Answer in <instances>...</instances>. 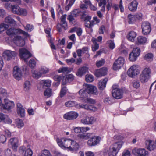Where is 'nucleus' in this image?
<instances>
[{
  "label": "nucleus",
  "instance_id": "1",
  "mask_svg": "<svg viewBox=\"0 0 156 156\" xmlns=\"http://www.w3.org/2000/svg\"><path fill=\"white\" fill-rule=\"evenodd\" d=\"M6 34L11 37H14V42L17 46L20 47H22L24 45V41L21 37L17 35L20 34H22L27 36L28 35V33L22 30L14 28L9 29L6 31Z\"/></svg>",
  "mask_w": 156,
  "mask_h": 156
},
{
  "label": "nucleus",
  "instance_id": "2",
  "mask_svg": "<svg viewBox=\"0 0 156 156\" xmlns=\"http://www.w3.org/2000/svg\"><path fill=\"white\" fill-rule=\"evenodd\" d=\"M151 70L149 68H144L139 76V80L141 83H144L147 82L151 78Z\"/></svg>",
  "mask_w": 156,
  "mask_h": 156
},
{
  "label": "nucleus",
  "instance_id": "3",
  "mask_svg": "<svg viewBox=\"0 0 156 156\" xmlns=\"http://www.w3.org/2000/svg\"><path fill=\"white\" fill-rule=\"evenodd\" d=\"M56 141L58 145L62 148L68 149L69 146L70 145L71 139L65 138H57Z\"/></svg>",
  "mask_w": 156,
  "mask_h": 156
},
{
  "label": "nucleus",
  "instance_id": "4",
  "mask_svg": "<svg viewBox=\"0 0 156 156\" xmlns=\"http://www.w3.org/2000/svg\"><path fill=\"white\" fill-rule=\"evenodd\" d=\"M17 55V53L15 51L5 50L2 53V56L5 60L9 61L14 59Z\"/></svg>",
  "mask_w": 156,
  "mask_h": 156
},
{
  "label": "nucleus",
  "instance_id": "5",
  "mask_svg": "<svg viewBox=\"0 0 156 156\" xmlns=\"http://www.w3.org/2000/svg\"><path fill=\"white\" fill-rule=\"evenodd\" d=\"M122 145L121 142H116L113 145L112 149L110 150V152L108 153L109 156H115Z\"/></svg>",
  "mask_w": 156,
  "mask_h": 156
},
{
  "label": "nucleus",
  "instance_id": "6",
  "mask_svg": "<svg viewBox=\"0 0 156 156\" xmlns=\"http://www.w3.org/2000/svg\"><path fill=\"white\" fill-rule=\"evenodd\" d=\"M140 73L138 67L136 65H133L128 69L127 74L131 78H134Z\"/></svg>",
  "mask_w": 156,
  "mask_h": 156
},
{
  "label": "nucleus",
  "instance_id": "7",
  "mask_svg": "<svg viewBox=\"0 0 156 156\" xmlns=\"http://www.w3.org/2000/svg\"><path fill=\"white\" fill-rule=\"evenodd\" d=\"M140 53V49L139 48L136 47L133 48L132 51L129 54V60L132 61L136 60L137 58Z\"/></svg>",
  "mask_w": 156,
  "mask_h": 156
},
{
  "label": "nucleus",
  "instance_id": "8",
  "mask_svg": "<svg viewBox=\"0 0 156 156\" xmlns=\"http://www.w3.org/2000/svg\"><path fill=\"white\" fill-rule=\"evenodd\" d=\"M113 89L112 90V96L116 99L121 98L123 96V90L118 88L115 87V86H112Z\"/></svg>",
  "mask_w": 156,
  "mask_h": 156
},
{
  "label": "nucleus",
  "instance_id": "9",
  "mask_svg": "<svg viewBox=\"0 0 156 156\" xmlns=\"http://www.w3.org/2000/svg\"><path fill=\"white\" fill-rule=\"evenodd\" d=\"M124 58L122 57H119L114 62L113 66L114 70L120 69L124 63Z\"/></svg>",
  "mask_w": 156,
  "mask_h": 156
},
{
  "label": "nucleus",
  "instance_id": "10",
  "mask_svg": "<svg viewBox=\"0 0 156 156\" xmlns=\"http://www.w3.org/2000/svg\"><path fill=\"white\" fill-rule=\"evenodd\" d=\"M142 33L145 35L149 34L151 30L150 23L147 22H143L142 24Z\"/></svg>",
  "mask_w": 156,
  "mask_h": 156
},
{
  "label": "nucleus",
  "instance_id": "11",
  "mask_svg": "<svg viewBox=\"0 0 156 156\" xmlns=\"http://www.w3.org/2000/svg\"><path fill=\"white\" fill-rule=\"evenodd\" d=\"M78 116V114L75 111H70L65 114L63 118L66 119L73 120L76 119Z\"/></svg>",
  "mask_w": 156,
  "mask_h": 156
},
{
  "label": "nucleus",
  "instance_id": "12",
  "mask_svg": "<svg viewBox=\"0 0 156 156\" xmlns=\"http://www.w3.org/2000/svg\"><path fill=\"white\" fill-rule=\"evenodd\" d=\"M20 56L21 58L23 59L25 61L28 58L31 56V55L29 51L24 48H22L19 50Z\"/></svg>",
  "mask_w": 156,
  "mask_h": 156
},
{
  "label": "nucleus",
  "instance_id": "13",
  "mask_svg": "<svg viewBox=\"0 0 156 156\" xmlns=\"http://www.w3.org/2000/svg\"><path fill=\"white\" fill-rule=\"evenodd\" d=\"M13 75L16 80H19L21 79L22 76L21 71L17 66H15L13 68Z\"/></svg>",
  "mask_w": 156,
  "mask_h": 156
},
{
  "label": "nucleus",
  "instance_id": "14",
  "mask_svg": "<svg viewBox=\"0 0 156 156\" xmlns=\"http://www.w3.org/2000/svg\"><path fill=\"white\" fill-rule=\"evenodd\" d=\"M100 139V137L99 136H94L88 141L87 144L89 146H94L99 143Z\"/></svg>",
  "mask_w": 156,
  "mask_h": 156
},
{
  "label": "nucleus",
  "instance_id": "15",
  "mask_svg": "<svg viewBox=\"0 0 156 156\" xmlns=\"http://www.w3.org/2000/svg\"><path fill=\"white\" fill-rule=\"evenodd\" d=\"M147 148L149 151H152L156 148V145L154 142L151 140H147L145 141Z\"/></svg>",
  "mask_w": 156,
  "mask_h": 156
},
{
  "label": "nucleus",
  "instance_id": "16",
  "mask_svg": "<svg viewBox=\"0 0 156 156\" xmlns=\"http://www.w3.org/2000/svg\"><path fill=\"white\" fill-rule=\"evenodd\" d=\"M138 4V2L136 0H133L128 4V9L130 11L135 12L137 9Z\"/></svg>",
  "mask_w": 156,
  "mask_h": 156
},
{
  "label": "nucleus",
  "instance_id": "17",
  "mask_svg": "<svg viewBox=\"0 0 156 156\" xmlns=\"http://www.w3.org/2000/svg\"><path fill=\"white\" fill-rule=\"evenodd\" d=\"M87 90L88 94H93L97 95L98 94L97 89L96 87L91 85H86Z\"/></svg>",
  "mask_w": 156,
  "mask_h": 156
},
{
  "label": "nucleus",
  "instance_id": "18",
  "mask_svg": "<svg viewBox=\"0 0 156 156\" xmlns=\"http://www.w3.org/2000/svg\"><path fill=\"white\" fill-rule=\"evenodd\" d=\"M5 102V104L0 105L1 108L9 110L13 107L14 104L13 102L9 101H6Z\"/></svg>",
  "mask_w": 156,
  "mask_h": 156
},
{
  "label": "nucleus",
  "instance_id": "19",
  "mask_svg": "<svg viewBox=\"0 0 156 156\" xmlns=\"http://www.w3.org/2000/svg\"><path fill=\"white\" fill-rule=\"evenodd\" d=\"M108 69L106 67H104L96 70L95 75L97 77L104 76L107 74Z\"/></svg>",
  "mask_w": 156,
  "mask_h": 156
},
{
  "label": "nucleus",
  "instance_id": "20",
  "mask_svg": "<svg viewBox=\"0 0 156 156\" xmlns=\"http://www.w3.org/2000/svg\"><path fill=\"white\" fill-rule=\"evenodd\" d=\"M139 156H147L148 152L144 149H135L133 151Z\"/></svg>",
  "mask_w": 156,
  "mask_h": 156
},
{
  "label": "nucleus",
  "instance_id": "21",
  "mask_svg": "<svg viewBox=\"0 0 156 156\" xmlns=\"http://www.w3.org/2000/svg\"><path fill=\"white\" fill-rule=\"evenodd\" d=\"M17 111L18 115H20L21 117L24 116L25 110L22 105L19 103L17 104Z\"/></svg>",
  "mask_w": 156,
  "mask_h": 156
},
{
  "label": "nucleus",
  "instance_id": "22",
  "mask_svg": "<svg viewBox=\"0 0 156 156\" xmlns=\"http://www.w3.org/2000/svg\"><path fill=\"white\" fill-rule=\"evenodd\" d=\"M79 148L78 144L76 141L71 139L70 145L69 146L68 149L70 151H76Z\"/></svg>",
  "mask_w": 156,
  "mask_h": 156
},
{
  "label": "nucleus",
  "instance_id": "23",
  "mask_svg": "<svg viewBox=\"0 0 156 156\" xmlns=\"http://www.w3.org/2000/svg\"><path fill=\"white\" fill-rule=\"evenodd\" d=\"M2 121H4V122L7 123L11 122V120L7 115L0 113V122Z\"/></svg>",
  "mask_w": 156,
  "mask_h": 156
},
{
  "label": "nucleus",
  "instance_id": "24",
  "mask_svg": "<svg viewBox=\"0 0 156 156\" xmlns=\"http://www.w3.org/2000/svg\"><path fill=\"white\" fill-rule=\"evenodd\" d=\"M88 68L86 67L83 66L80 68L76 73V75L80 77H81L82 75L86 73L88 71Z\"/></svg>",
  "mask_w": 156,
  "mask_h": 156
},
{
  "label": "nucleus",
  "instance_id": "25",
  "mask_svg": "<svg viewBox=\"0 0 156 156\" xmlns=\"http://www.w3.org/2000/svg\"><path fill=\"white\" fill-rule=\"evenodd\" d=\"M79 94L80 98H82L84 101L85 98H86L88 96V94L87 90V89H80L78 92Z\"/></svg>",
  "mask_w": 156,
  "mask_h": 156
},
{
  "label": "nucleus",
  "instance_id": "26",
  "mask_svg": "<svg viewBox=\"0 0 156 156\" xmlns=\"http://www.w3.org/2000/svg\"><path fill=\"white\" fill-rule=\"evenodd\" d=\"M108 79L105 78L101 80L98 83V88L101 90H103L105 87Z\"/></svg>",
  "mask_w": 156,
  "mask_h": 156
},
{
  "label": "nucleus",
  "instance_id": "27",
  "mask_svg": "<svg viewBox=\"0 0 156 156\" xmlns=\"http://www.w3.org/2000/svg\"><path fill=\"white\" fill-rule=\"evenodd\" d=\"M66 15L64 14L62 15L60 18L61 23L59 24L61 26L66 30L67 27V23L66 20Z\"/></svg>",
  "mask_w": 156,
  "mask_h": 156
},
{
  "label": "nucleus",
  "instance_id": "28",
  "mask_svg": "<svg viewBox=\"0 0 156 156\" xmlns=\"http://www.w3.org/2000/svg\"><path fill=\"white\" fill-rule=\"evenodd\" d=\"M5 22L9 24L11 26H15L16 24V22L10 16L6 17L5 19Z\"/></svg>",
  "mask_w": 156,
  "mask_h": 156
},
{
  "label": "nucleus",
  "instance_id": "29",
  "mask_svg": "<svg viewBox=\"0 0 156 156\" xmlns=\"http://www.w3.org/2000/svg\"><path fill=\"white\" fill-rule=\"evenodd\" d=\"M136 36V33L134 31H132L129 32L127 35V37L129 40L133 42L134 41Z\"/></svg>",
  "mask_w": 156,
  "mask_h": 156
},
{
  "label": "nucleus",
  "instance_id": "30",
  "mask_svg": "<svg viewBox=\"0 0 156 156\" xmlns=\"http://www.w3.org/2000/svg\"><path fill=\"white\" fill-rule=\"evenodd\" d=\"M51 81L50 80H43L40 82V84L43 85L44 87H48L51 86Z\"/></svg>",
  "mask_w": 156,
  "mask_h": 156
},
{
  "label": "nucleus",
  "instance_id": "31",
  "mask_svg": "<svg viewBox=\"0 0 156 156\" xmlns=\"http://www.w3.org/2000/svg\"><path fill=\"white\" fill-rule=\"evenodd\" d=\"M85 109L89 111H95L97 110V108L93 105H88L85 104Z\"/></svg>",
  "mask_w": 156,
  "mask_h": 156
},
{
  "label": "nucleus",
  "instance_id": "32",
  "mask_svg": "<svg viewBox=\"0 0 156 156\" xmlns=\"http://www.w3.org/2000/svg\"><path fill=\"white\" fill-rule=\"evenodd\" d=\"M137 39L138 43L141 44H144L147 41V38L141 36H139L137 37Z\"/></svg>",
  "mask_w": 156,
  "mask_h": 156
},
{
  "label": "nucleus",
  "instance_id": "33",
  "mask_svg": "<svg viewBox=\"0 0 156 156\" xmlns=\"http://www.w3.org/2000/svg\"><path fill=\"white\" fill-rule=\"evenodd\" d=\"M97 39L95 38H92V41L94 44V45L92 47V49L93 51H95L99 48V44L96 43Z\"/></svg>",
  "mask_w": 156,
  "mask_h": 156
},
{
  "label": "nucleus",
  "instance_id": "34",
  "mask_svg": "<svg viewBox=\"0 0 156 156\" xmlns=\"http://www.w3.org/2000/svg\"><path fill=\"white\" fill-rule=\"evenodd\" d=\"M51 154L49 151L46 149L41 151L38 156H50Z\"/></svg>",
  "mask_w": 156,
  "mask_h": 156
},
{
  "label": "nucleus",
  "instance_id": "35",
  "mask_svg": "<svg viewBox=\"0 0 156 156\" xmlns=\"http://www.w3.org/2000/svg\"><path fill=\"white\" fill-rule=\"evenodd\" d=\"M41 76V73L40 71H37L35 70L32 72V76L35 78L38 79Z\"/></svg>",
  "mask_w": 156,
  "mask_h": 156
},
{
  "label": "nucleus",
  "instance_id": "36",
  "mask_svg": "<svg viewBox=\"0 0 156 156\" xmlns=\"http://www.w3.org/2000/svg\"><path fill=\"white\" fill-rule=\"evenodd\" d=\"M20 8V7L18 5H13L12 6L11 10L13 13L17 14Z\"/></svg>",
  "mask_w": 156,
  "mask_h": 156
},
{
  "label": "nucleus",
  "instance_id": "37",
  "mask_svg": "<svg viewBox=\"0 0 156 156\" xmlns=\"http://www.w3.org/2000/svg\"><path fill=\"white\" fill-rule=\"evenodd\" d=\"M128 18L129 20L128 23L129 24H132L136 21L134 16L131 14L128 15Z\"/></svg>",
  "mask_w": 156,
  "mask_h": 156
},
{
  "label": "nucleus",
  "instance_id": "38",
  "mask_svg": "<svg viewBox=\"0 0 156 156\" xmlns=\"http://www.w3.org/2000/svg\"><path fill=\"white\" fill-rule=\"evenodd\" d=\"M44 94L45 96L47 97H50L52 95V89L50 88H47L45 90Z\"/></svg>",
  "mask_w": 156,
  "mask_h": 156
},
{
  "label": "nucleus",
  "instance_id": "39",
  "mask_svg": "<svg viewBox=\"0 0 156 156\" xmlns=\"http://www.w3.org/2000/svg\"><path fill=\"white\" fill-rule=\"evenodd\" d=\"M8 95L6 90L2 88H0V96L2 97H6Z\"/></svg>",
  "mask_w": 156,
  "mask_h": 156
},
{
  "label": "nucleus",
  "instance_id": "40",
  "mask_svg": "<svg viewBox=\"0 0 156 156\" xmlns=\"http://www.w3.org/2000/svg\"><path fill=\"white\" fill-rule=\"evenodd\" d=\"M27 13V11L25 9L20 8L17 15L22 16H26Z\"/></svg>",
  "mask_w": 156,
  "mask_h": 156
},
{
  "label": "nucleus",
  "instance_id": "41",
  "mask_svg": "<svg viewBox=\"0 0 156 156\" xmlns=\"http://www.w3.org/2000/svg\"><path fill=\"white\" fill-rule=\"evenodd\" d=\"M153 55L151 53H148L146 54L144 56V59L147 61L152 60Z\"/></svg>",
  "mask_w": 156,
  "mask_h": 156
},
{
  "label": "nucleus",
  "instance_id": "42",
  "mask_svg": "<svg viewBox=\"0 0 156 156\" xmlns=\"http://www.w3.org/2000/svg\"><path fill=\"white\" fill-rule=\"evenodd\" d=\"M65 105L67 107H71L75 105V102L73 101H69L66 102L65 104Z\"/></svg>",
  "mask_w": 156,
  "mask_h": 156
},
{
  "label": "nucleus",
  "instance_id": "43",
  "mask_svg": "<svg viewBox=\"0 0 156 156\" xmlns=\"http://www.w3.org/2000/svg\"><path fill=\"white\" fill-rule=\"evenodd\" d=\"M39 71L42 74H45L48 73L49 71L48 69L45 67L42 66L39 69Z\"/></svg>",
  "mask_w": 156,
  "mask_h": 156
},
{
  "label": "nucleus",
  "instance_id": "44",
  "mask_svg": "<svg viewBox=\"0 0 156 156\" xmlns=\"http://www.w3.org/2000/svg\"><path fill=\"white\" fill-rule=\"evenodd\" d=\"M81 11L79 9H74L71 12V14L73 15L75 17L79 16Z\"/></svg>",
  "mask_w": 156,
  "mask_h": 156
},
{
  "label": "nucleus",
  "instance_id": "45",
  "mask_svg": "<svg viewBox=\"0 0 156 156\" xmlns=\"http://www.w3.org/2000/svg\"><path fill=\"white\" fill-rule=\"evenodd\" d=\"M9 26L8 25L5 23L1 24L0 25V32H3Z\"/></svg>",
  "mask_w": 156,
  "mask_h": 156
},
{
  "label": "nucleus",
  "instance_id": "46",
  "mask_svg": "<svg viewBox=\"0 0 156 156\" xmlns=\"http://www.w3.org/2000/svg\"><path fill=\"white\" fill-rule=\"evenodd\" d=\"M132 86L133 87L136 89H138L140 86V82L138 80L134 81L132 83Z\"/></svg>",
  "mask_w": 156,
  "mask_h": 156
},
{
  "label": "nucleus",
  "instance_id": "47",
  "mask_svg": "<svg viewBox=\"0 0 156 156\" xmlns=\"http://www.w3.org/2000/svg\"><path fill=\"white\" fill-rule=\"evenodd\" d=\"M31 87L30 83L29 81H26L24 84V88L25 90H27L30 89Z\"/></svg>",
  "mask_w": 156,
  "mask_h": 156
},
{
  "label": "nucleus",
  "instance_id": "48",
  "mask_svg": "<svg viewBox=\"0 0 156 156\" xmlns=\"http://www.w3.org/2000/svg\"><path fill=\"white\" fill-rule=\"evenodd\" d=\"M74 79L73 75L72 74H70L67 75L65 77L66 81H67L68 82H70L73 80Z\"/></svg>",
  "mask_w": 156,
  "mask_h": 156
},
{
  "label": "nucleus",
  "instance_id": "49",
  "mask_svg": "<svg viewBox=\"0 0 156 156\" xmlns=\"http://www.w3.org/2000/svg\"><path fill=\"white\" fill-rule=\"evenodd\" d=\"M83 102L86 103H89L91 104H94L95 103V100L90 98H85Z\"/></svg>",
  "mask_w": 156,
  "mask_h": 156
},
{
  "label": "nucleus",
  "instance_id": "50",
  "mask_svg": "<svg viewBox=\"0 0 156 156\" xmlns=\"http://www.w3.org/2000/svg\"><path fill=\"white\" fill-rule=\"evenodd\" d=\"M85 79L86 81L88 82H91L94 80V77L91 75H86Z\"/></svg>",
  "mask_w": 156,
  "mask_h": 156
},
{
  "label": "nucleus",
  "instance_id": "51",
  "mask_svg": "<svg viewBox=\"0 0 156 156\" xmlns=\"http://www.w3.org/2000/svg\"><path fill=\"white\" fill-rule=\"evenodd\" d=\"M36 64V63L34 59H31L29 62V66L32 68L34 67Z\"/></svg>",
  "mask_w": 156,
  "mask_h": 156
},
{
  "label": "nucleus",
  "instance_id": "52",
  "mask_svg": "<svg viewBox=\"0 0 156 156\" xmlns=\"http://www.w3.org/2000/svg\"><path fill=\"white\" fill-rule=\"evenodd\" d=\"M33 154L32 151L30 148L26 150L24 156H32Z\"/></svg>",
  "mask_w": 156,
  "mask_h": 156
},
{
  "label": "nucleus",
  "instance_id": "53",
  "mask_svg": "<svg viewBox=\"0 0 156 156\" xmlns=\"http://www.w3.org/2000/svg\"><path fill=\"white\" fill-rule=\"evenodd\" d=\"M88 119L89 125L93 124L96 121V119L93 116H91L90 117L88 116Z\"/></svg>",
  "mask_w": 156,
  "mask_h": 156
},
{
  "label": "nucleus",
  "instance_id": "54",
  "mask_svg": "<svg viewBox=\"0 0 156 156\" xmlns=\"http://www.w3.org/2000/svg\"><path fill=\"white\" fill-rule=\"evenodd\" d=\"M58 72L59 73H60L63 72L64 73H68L69 72L68 70V68L66 67H62L59 69Z\"/></svg>",
  "mask_w": 156,
  "mask_h": 156
},
{
  "label": "nucleus",
  "instance_id": "55",
  "mask_svg": "<svg viewBox=\"0 0 156 156\" xmlns=\"http://www.w3.org/2000/svg\"><path fill=\"white\" fill-rule=\"evenodd\" d=\"M54 78L55 80L57 81V82H58L55 84H57V86H58L59 83V82L62 79V77L60 76L55 75L54 76Z\"/></svg>",
  "mask_w": 156,
  "mask_h": 156
},
{
  "label": "nucleus",
  "instance_id": "56",
  "mask_svg": "<svg viewBox=\"0 0 156 156\" xmlns=\"http://www.w3.org/2000/svg\"><path fill=\"white\" fill-rule=\"evenodd\" d=\"M109 44V48L112 49H113L115 47V45L113 41L111 40H109L107 41Z\"/></svg>",
  "mask_w": 156,
  "mask_h": 156
},
{
  "label": "nucleus",
  "instance_id": "57",
  "mask_svg": "<svg viewBox=\"0 0 156 156\" xmlns=\"http://www.w3.org/2000/svg\"><path fill=\"white\" fill-rule=\"evenodd\" d=\"M66 92V87H62L60 91V97H62L65 94Z\"/></svg>",
  "mask_w": 156,
  "mask_h": 156
},
{
  "label": "nucleus",
  "instance_id": "58",
  "mask_svg": "<svg viewBox=\"0 0 156 156\" xmlns=\"http://www.w3.org/2000/svg\"><path fill=\"white\" fill-rule=\"evenodd\" d=\"M81 122L84 124L89 125L88 116L82 119L80 121Z\"/></svg>",
  "mask_w": 156,
  "mask_h": 156
},
{
  "label": "nucleus",
  "instance_id": "59",
  "mask_svg": "<svg viewBox=\"0 0 156 156\" xmlns=\"http://www.w3.org/2000/svg\"><path fill=\"white\" fill-rule=\"evenodd\" d=\"M75 1V0H71L69 2V4L65 7V9L66 11H68L69 10V8L74 3Z\"/></svg>",
  "mask_w": 156,
  "mask_h": 156
},
{
  "label": "nucleus",
  "instance_id": "60",
  "mask_svg": "<svg viewBox=\"0 0 156 156\" xmlns=\"http://www.w3.org/2000/svg\"><path fill=\"white\" fill-rule=\"evenodd\" d=\"M25 30L28 31H31L33 29V27L32 25H30L29 24H27L26 26L25 27Z\"/></svg>",
  "mask_w": 156,
  "mask_h": 156
},
{
  "label": "nucleus",
  "instance_id": "61",
  "mask_svg": "<svg viewBox=\"0 0 156 156\" xmlns=\"http://www.w3.org/2000/svg\"><path fill=\"white\" fill-rule=\"evenodd\" d=\"M17 127L19 128H21L24 126V123L22 120L19 119L17 122Z\"/></svg>",
  "mask_w": 156,
  "mask_h": 156
},
{
  "label": "nucleus",
  "instance_id": "62",
  "mask_svg": "<svg viewBox=\"0 0 156 156\" xmlns=\"http://www.w3.org/2000/svg\"><path fill=\"white\" fill-rule=\"evenodd\" d=\"M105 61L104 59H102L96 62V65L98 67H99L104 64Z\"/></svg>",
  "mask_w": 156,
  "mask_h": 156
},
{
  "label": "nucleus",
  "instance_id": "63",
  "mask_svg": "<svg viewBox=\"0 0 156 156\" xmlns=\"http://www.w3.org/2000/svg\"><path fill=\"white\" fill-rule=\"evenodd\" d=\"M105 28L104 26H101L99 28L98 32L99 34H102L104 33V31L105 30Z\"/></svg>",
  "mask_w": 156,
  "mask_h": 156
},
{
  "label": "nucleus",
  "instance_id": "64",
  "mask_svg": "<svg viewBox=\"0 0 156 156\" xmlns=\"http://www.w3.org/2000/svg\"><path fill=\"white\" fill-rule=\"evenodd\" d=\"M130 153L128 150H125L123 152L122 156H130Z\"/></svg>",
  "mask_w": 156,
  "mask_h": 156
}]
</instances>
